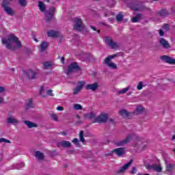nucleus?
<instances>
[{
	"label": "nucleus",
	"mask_w": 175,
	"mask_h": 175,
	"mask_svg": "<svg viewBox=\"0 0 175 175\" xmlns=\"http://www.w3.org/2000/svg\"><path fill=\"white\" fill-rule=\"evenodd\" d=\"M34 40H35V42H38V40H37V38H34Z\"/></svg>",
	"instance_id": "nucleus-64"
},
{
	"label": "nucleus",
	"mask_w": 175,
	"mask_h": 175,
	"mask_svg": "<svg viewBox=\"0 0 175 175\" xmlns=\"http://www.w3.org/2000/svg\"><path fill=\"white\" fill-rule=\"evenodd\" d=\"M55 13V7L51 6L48 11H45V17L46 23H50L53 18L54 17V14Z\"/></svg>",
	"instance_id": "nucleus-6"
},
{
	"label": "nucleus",
	"mask_w": 175,
	"mask_h": 175,
	"mask_svg": "<svg viewBox=\"0 0 175 175\" xmlns=\"http://www.w3.org/2000/svg\"><path fill=\"white\" fill-rule=\"evenodd\" d=\"M175 139V135L172 136V140H174Z\"/></svg>",
	"instance_id": "nucleus-63"
},
{
	"label": "nucleus",
	"mask_w": 175,
	"mask_h": 175,
	"mask_svg": "<svg viewBox=\"0 0 175 175\" xmlns=\"http://www.w3.org/2000/svg\"><path fill=\"white\" fill-rule=\"evenodd\" d=\"M137 89L139 90H143V82H139L138 85L137 86Z\"/></svg>",
	"instance_id": "nucleus-40"
},
{
	"label": "nucleus",
	"mask_w": 175,
	"mask_h": 175,
	"mask_svg": "<svg viewBox=\"0 0 175 175\" xmlns=\"http://www.w3.org/2000/svg\"><path fill=\"white\" fill-rule=\"evenodd\" d=\"M43 65L45 69H50V68H51V66H52L51 62H45L43 63Z\"/></svg>",
	"instance_id": "nucleus-37"
},
{
	"label": "nucleus",
	"mask_w": 175,
	"mask_h": 175,
	"mask_svg": "<svg viewBox=\"0 0 175 175\" xmlns=\"http://www.w3.org/2000/svg\"><path fill=\"white\" fill-rule=\"evenodd\" d=\"M159 33L160 36H163V35H165V32L161 29H159Z\"/></svg>",
	"instance_id": "nucleus-47"
},
{
	"label": "nucleus",
	"mask_w": 175,
	"mask_h": 175,
	"mask_svg": "<svg viewBox=\"0 0 175 175\" xmlns=\"http://www.w3.org/2000/svg\"><path fill=\"white\" fill-rule=\"evenodd\" d=\"M114 5H116V0H111V1H109V5L111 8H113Z\"/></svg>",
	"instance_id": "nucleus-46"
},
{
	"label": "nucleus",
	"mask_w": 175,
	"mask_h": 175,
	"mask_svg": "<svg viewBox=\"0 0 175 175\" xmlns=\"http://www.w3.org/2000/svg\"><path fill=\"white\" fill-rule=\"evenodd\" d=\"M12 43H16V47L18 49H21V42L18 40V38L17 36L11 34L8 36V38L6 40L5 38L2 39V44H5V47L8 49V50H15V47L12 46Z\"/></svg>",
	"instance_id": "nucleus-1"
},
{
	"label": "nucleus",
	"mask_w": 175,
	"mask_h": 175,
	"mask_svg": "<svg viewBox=\"0 0 175 175\" xmlns=\"http://www.w3.org/2000/svg\"><path fill=\"white\" fill-rule=\"evenodd\" d=\"M31 107H33V104H32V98H29L26 103V109H31Z\"/></svg>",
	"instance_id": "nucleus-35"
},
{
	"label": "nucleus",
	"mask_w": 175,
	"mask_h": 175,
	"mask_svg": "<svg viewBox=\"0 0 175 175\" xmlns=\"http://www.w3.org/2000/svg\"><path fill=\"white\" fill-rule=\"evenodd\" d=\"M133 163V160H130L127 163L124 164L118 172V174H122V173H125L126 170H128L129 166L132 165Z\"/></svg>",
	"instance_id": "nucleus-15"
},
{
	"label": "nucleus",
	"mask_w": 175,
	"mask_h": 175,
	"mask_svg": "<svg viewBox=\"0 0 175 175\" xmlns=\"http://www.w3.org/2000/svg\"><path fill=\"white\" fill-rule=\"evenodd\" d=\"M132 137H133V134H129L124 139L121 141H116L115 144L117 146V147L125 146V144H128V143L132 140Z\"/></svg>",
	"instance_id": "nucleus-8"
},
{
	"label": "nucleus",
	"mask_w": 175,
	"mask_h": 175,
	"mask_svg": "<svg viewBox=\"0 0 175 175\" xmlns=\"http://www.w3.org/2000/svg\"><path fill=\"white\" fill-rule=\"evenodd\" d=\"M62 135H63L64 136H66L67 133H66V132H62Z\"/></svg>",
	"instance_id": "nucleus-58"
},
{
	"label": "nucleus",
	"mask_w": 175,
	"mask_h": 175,
	"mask_svg": "<svg viewBox=\"0 0 175 175\" xmlns=\"http://www.w3.org/2000/svg\"><path fill=\"white\" fill-rule=\"evenodd\" d=\"M23 122L29 129H31V128H36V126H38V125L36 124H35V123H33V122H32L31 121L24 120Z\"/></svg>",
	"instance_id": "nucleus-28"
},
{
	"label": "nucleus",
	"mask_w": 175,
	"mask_h": 175,
	"mask_svg": "<svg viewBox=\"0 0 175 175\" xmlns=\"http://www.w3.org/2000/svg\"><path fill=\"white\" fill-rule=\"evenodd\" d=\"M105 42L111 49H117L118 47V44L113 41L111 37H105Z\"/></svg>",
	"instance_id": "nucleus-11"
},
{
	"label": "nucleus",
	"mask_w": 175,
	"mask_h": 175,
	"mask_svg": "<svg viewBox=\"0 0 175 175\" xmlns=\"http://www.w3.org/2000/svg\"><path fill=\"white\" fill-rule=\"evenodd\" d=\"M5 92V88L0 86V93L2 94V92Z\"/></svg>",
	"instance_id": "nucleus-50"
},
{
	"label": "nucleus",
	"mask_w": 175,
	"mask_h": 175,
	"mask_svg": "<svg viewBox=\"0 0 175 175\" xmlns=\"http://www.w3.org/2000/svg\"><path fill=\"white\" fill-rule=\"evenodd\" d=\"M77 124L78 125H80V124H81V120H79V121L77 122Z\"/></svg>",
	"instance_id": "nucleus-59"
},
{
	"label": "nucleus",
	"mask_w": 175,
	"mask_h": 175,
	"mask_svg": "<svg viewBox=\"0 0 175 175\" xmlns=\"http://www.w3.org/2000/svg\"><path fill=\"white\" fill-rule=\"evenodd\" d=\"M164 161L165 164V172L167 173H173V171L175 169V164L169 162L166 159H164Z\"/></svg>",
	"instance_id": "nucleus-10"
},
{
	"label": "nucleus",
	"mask_w": 175,
	"mask_h": 175,
	"mask_svg": "<svg viewBox=\"0 0 175 175\" xmlns=\"http://www.w3.org/2000/svg\"><path fill=\"white\" fill-rule=\"evenodd\" d=\"M38 8L42 13H45L46 12V5L42 1H38Z\"/></svg>",
	"instance_id": "nucleus-27"
},
{
	"label": "nucleus",
	"mask_w": 175,
	"mask_h": 175,
	"mask_svg": "<svg viewBox=\"0 0 175 175\" xmlns=\"http://www.w3.org/2000/svg\"><path fill=\"white\" fill-rule=\"evenodd\" d=\"M38 72L33 71L32 70H29L26 72V76L29 80H35V79H38Z\"/></svg>",
	"instance_id": "nucleus-16"
},
{
	"label": "nucleus",
	"mask_w": 175,
	"mask_h": 175,
	"mask_svg": "<svg viewBox=\"0 0 175 175\" xmlns=\"http://www.w3.org/2000/svg\"><path fill=\"white\" fill-rule=\"evenodd\" d=\"M161 59L165 62V64H170V65H175V59L168 55H163L161 57Z\"/></svg>",
	"instance_id": "nucleus-12"
},
{
	"label": "nucleus",
	"mask_w": 175,
	"mask_h": 175,
	"mask_svg": "<svg viewBox=\"0 0 175 175\" xmlns=\"http://www.w3.org/2000/svg\"><path fill=\"white\" fill-rule=\"evenodd\" d=\"M72 73H78L79 75H81V68L77 62H72L68 66L66 75L69 76Z\"/></svg>",
	"instance_id": "nucleus-2"
},
{
	"label": "nucleus",
	"mask_w": 175,
	"mask_h": 175,
	"mask_svg": "<svg viewBox=\"0 0 175 175\" xmlns=\"http://www.w3.org/2000/svg\"><path fill=\"white\" fill-rule=\"evenodd\" d=\"M5 140H6V139H5V138H0V143H3V142L5 143Z\"/></svg>",
	"instance_id": "nucleus-52"
},
{
	"label": "nucleus",
	"mask_w": 175,
	"mask_h": 175,
	"mask_svg": "<svg viewBox=\"0 0 175 175\" xmlns=\"http://www.w3.org/2000/svg\"><path fill=\"white\" fill-rule=\"evenodd\" d=\"M79 136L80 142H81L82 143H85V139H84V131H81L79 132Z\"/></svg>",
	"instance_id": "nucleus-33"
},
{
	"label": "nucleus",
	"mask_w": 175,
	"mask_h": 175,
	"mask_svg": "<svg viewBox=\"0 0 175 175\" xmlns=\"http://www.w3.org/2000/svg\"><path fill=\"white\" fill-rule=\"evenodd\" d=\"M35 157L38 159V161H43L44 159V154L40 151H36L35 153Z\"/></svg>",
	"instance_id": "nucleus-25"
},
{
	"label": "nucleus",
	"mask_w": 175,
	"mask_h": 175,
	"mask_svg": "<svg viewBox=\"0 0 175 175\" xmlns=\"http://www.w3.org/2000/svg\"><path fill=\"white\" fill-rule=\"evenodd\" d=\"M74 109L75 110H83V106L80 104H75L74 105Z\"/></svg>",
	"instance_id": "nucleus-38"
},
{
	"label": "nucleus",
	"mask_w": 175,
	"mask_h": 175,
	"mask_svg": "<svg viewBox=\"0 0 175 175\" xmlns=\"http://www.w3.org/2000/svg\"><path fill=\"white\" fill-rule=\"evenodd\" d=\"M47 35L49 38H58L59 36V32L50 30L47 32Z\"/></svg>",
	"instance_id": "nucleus-21"
},
{
	"label": "nucleus",
	"mask_w": 175,
	"mask_h": 175,
	"mask_svg": "<svg viewBox=\"0 0 175 175\" xmlns=\"http://www.w3.org/2000/svg\"><path fill=\"white\" fill-rule=\"evenodd\" d=\"M10 0H3V3L1 4L2 8L4 10V12H6V14L8 16H13L15 14L14 10L13 8H11L10 6Z\"/></svg>",
	"instance_id": "nucleus-3"
},
{
	"label": "nucleus",
	"mask_w": 175,
	"mask_h": 175,
	"mask_svg": "<svg viewBox=\"0 0 175 175\" xmlns=\"http://www.w3.org/2000/svg\"><path fill=\"white\" fill-rule=\"evenodd\" d=\"M135 10H136V12H143L144 10H146L147 12H150L151 9L149 8L146 7V5L139 3L138 4V8H134Z\"/></svg>",
	"instance_id": "nucleus-18"
},
{
	"label": "nucleus",
	"mask_w": 175,
	"mask_h": 175,
	"mask_svg": "<svg viewBox=\"0 0 175 175\" xmlns=\"http://www.w3.org/2000/svg\"><path fill=\"white\" fill-rule=\"evenodd\" d=\"M1 103H3V98L1 96H0V105Z\"/></svg>",
	"instance_id": "nucleus-55"
},
{
	"label": "nucleus",
	"mask_w": 175,
	"mask_h": 175,
	"mask_svg": "<svg viewBox=\"0 0 175 175\" xmlns=\"http://www.w3.org/2000/svg\"><path fill=\"white\" fill-rule=\"evenodd\" d=\"M147 170H154V172H157V173H161L162 172V167L161 165H158L157 163H153L152 165L148 164L146 165Z\"/></svg>",
	"instance_id": "nucleus-9"
},
{
	"label": "nucleus",
	"mask_w": 175,
	"mask_h": 175,
	"mask_svg": "<svg viewBox=\"0 0 175 175\" xmlns=\"http://www.w3.org/2000/svg\"><path fill=\"white\" fill-rule=\"evenodd\" d=\"M142 14H137V15L132 18L133 23H139L142 20Z\"/></svg>",
	"instance_id": "nucleus-31"
},
{
	"label": "nucleus",
	"mask_w": 175,
	"mask_h": 175,
	"mask_svg": "<svg viewBox=\"0 0 175 175\" xmlns=\"http://www.w3.org/2000/svg\"><path fill=\"white\" fill-rule=\"evenodd\" d=\"M116 21H118V23H121V21H122V20H124V14H122V12H120L119 14H118L116 16Z\"/></svg>",
	"instance_id": "nucleus-32"
},
{
	"label": "nucleus",
	"mask_w": 175,
	"mask_h": 175,
	"mask_svg": "<svg viewBox=\"0 0 175 175\" xmlns=\"http://www.w3.org/2000/svg\"><path fill=\"white\" fill-rule=\"evenodd\" d=\"M109 122H111V124H114V119H113V118H109Z\"/></svg>",
	"instance_id": "nucleus-51"
},
{
	"label": "nucleus",
	"mask_w": 175,
	"mask_h": 175,
	"mask_svg": "<svg viewBox=\"0 0 175 175\" xmlns=\"http://www.w3.org/2000/svg\"><path fill=\"white\" fill-rule=\"evenodd\" d=\"M90 28L93 29V31H96V27H95L94 26H90Z\"/></svg>",
	"instance_id": "nucleus-54"
},
{
	"label": "nucleus",
	"mask_w": 175,
	"mask_h": 175,
	"mask_svg": "<svg viewBox=\"0 0 175 175\" xmlns=\"http://www.w3.org/2000/svg\"><path fill=\"white\" fill-rule=\"evenodd\" d=\"M119 114L120 116H122V117L126 118L130 115V113L126 111L125 109H122L119 111Z\"/></svg>",
	"instance_id": "nucleus-30"
},
{
	"label": "nucleus",
	"mask_w": 175,
	"mask_h": 175,
	"mask_svg": "<svg viewBox=\"0 0 175 175\" xmlns=\"http://www.w3.org/2000/svg\"><path fill=\"white\" fill-rule=\"evenodd\" d=\"M146 148H147V144L144 146V147L142 148V150H146Z\"/></svg>",
	"instance_id": "nucleus-57"
},
{
	"label": "nucleus",
	"mask_w": 175,
	"mask_h": 175,
	"mask_svg": "<svg viewBox=\"0 0 175 175\" xmlns=\"http://www.w3.org/2000/svg\"><path fill=\"white\" fill-rule=\"evenodd\" d=\"M109 118L108 113H101L94 119V123L98 122V124H106Z\"/></svg>",
	"instance_id": "nucleus-7"
},
{
	"label": "nucleus",
	"mask_w": 175,
	"mask_h": 175,
	"mask_svg": "<svg viewBox=\"0 0 175 175\" xmlns=\"http://www.w3.org/2000/svg\"><path fill=\"white\" fill-rule=\"evenodd\" d=\"M59 145L64 148H70L72 147V144L69 141H62L59 143Z\"/></svg>",
	"instance_id": "nucleus-20"
},
{
	"label": "nucleus",
	"mask_w": 175,
	"mask_h": 175,
	"mask_svg": "<svg viewBox=\"0 0 175 175\" xmlns=\"http://www.w3.org/2000/svg\"><path fill=\"white\" fill-rule=\"evenodd\" d=\"M51 118L53 121H55L56 122H58V116L55 113H51Z\"/></svg>",
	"instance_id": "nucleus-39"
},
{
	"label": "nucleus",
	"mask_w": 175,
	"mask_h": 175,
	"mask_svg": "<svg viewBox=\"0 0 175 175\" xmlns=\"http://www.w3.org/2000/svg\"><path fill=\"white\" fill-rule=\"evenodd\" d=\"M61 62H62V64H64L65 63V57H61Z\"/></svg>",
	"instance_id": "nucleus-53"
},
{
	"label": "nucleus",
	"mask_w": 175,
	"mask_h": 175,
	"mask_svg": "<svg viewBox=\"0 0 175 175\" xmlns=\"http://www.w3.org/2000/svg\"><path fill=\"white\" fill-rule=\"evenodd\" d=\"M108 20H109V21H110L111 23V21H113L114 19L112 18H108Z\"/></svg>",
	"instance_id": "nucleus-60"
},
{
	"label": "nucleus",
	"mask_w": 175,
	"mask_h": 175,
	"mask_svg": "<svg viewBox=\"0 0 175 175\" xmlns=\"http://www.w3.org/2000/svg\"><path fill=\"white\" fill-rule=\"evenodd\" d=\"M98 88H99V84H98V83L88 84L86 85V90H90L93 92H95V90H98Z\"/></svg>",
	"instance_id": "nucleus-19"
},
{
	"label": "nucleus",
	"mask_w": 175,
	"mask_h": 175,
	"mask_svg": "<svg viewBox=\"0 0 175 175\" xmlns=\"http://www.w3.org/2000/svg\"><path fill=\"white\" fill-rule=\"evenodd\" d=\"M163 29H164L166 32H167V31H169L170 28H169V24H165L163 27H162Z\"/></svg>",
	"instance_id": "nucleus-41"
},
{
	"label": "nucleus",
	"mask_w": 175,
	"mask_h": 175,
	"mask_svg": "<svg viewBox=\"0 0 175 175\" xmlns=\"http://www.w3.org/2000/svg\"><path fill=\"white\" fill-rule=\"evenodd\" d=\"M44 91V87L41 86L40 90V95H41L43 98H44L46 96H43V92Z\"/></svg>",
	"instance_id": "nucleus-43"
},
{
	"label": "nucleus",
	"mask_w": 175,
	"mask_h": 175,
	"mask_svg": "<svg viewBox=\"0 0 175 175\" xmlns=\"http://www.w3.org/2000/svg\"><path fill=\"white\" fill-rule=\"evenodd\" d=\"M128 8H130L131 10H134L136 12V10H135V8H139V2H131L127 4Z\"/></svg>",
	"instance_id": "nucleus-23"
},
{
	"label": "nucleus",
	"mask_w": 175,
	"mask_h": 175,
	"mask_svg": "<svg viewBox=\"0 0 175 175\" xmlns=\"http://www.w3.org/2000/svg\"><path fill=\"white\" fill-rule=\"evenodd\" d=\"M46 49H49V43L47 42L42 41L40 44V53H43L46 51Z\"/></svg>",
	"instance_id": "nucleus-22"
},
{
	"label": "nucleus",
	"mask_w": 175,
	"mask_h": 175,
	"mask_svg": "<svg viewBox=\"0 0 175 175\" xmlns=\"http://www.w3.org/2000/svg\"><path fill=\"white\" fill-rule=\"evenodd\" d=\"M76 118H78V120H80V116H79V115H76Z\"/></svg>",
	"instance_id": "nucleus-62"
},
{
	"label": "nucleus",
	"mask_w": 175,
	"mask_h": 175,
	"mask_svg": "<svg viewBox=\"0 0 175 175\" xmlns=\"http://www.w3.org/2000/svg\"><path fill=\"white\" fill-rule=\"evenodd\" d=\"M113 154H114V152L111 151V152L105 154V157H113Z\"/></svg>",
	"instance_id": "nucleus-48"
},
{
	"label": "nucleus",
	"mask_w": 175,
	"mask_h": 175,
	"mask_svg": "<svg viewBox=\"0 0 175 175\" xmlns=\"http://www.w3.org/2000/svg\"><path fill=\"white\" fill-rule=\"evenodd\" d=\"M116 57H119L118 54H113L107 57L104 60V64L107 65L111 69H117V64L114 62H111V59H114Z\"/></svg>",
	"instance_id": "nucleus-4"
},
{
	"label": "nucleus",
	"mask_w": 175,
	"mask_h": 175,
	"mask_svg": "<svg viewBox=\"0 0 175 175\" xmlns=\"http://www.w3.org/2000/svg\"><path fill=\"white\" fill-rule=\"evenodd\" d=\"M159 44H161L163 48H164L165 50H169L172 49V45L169 43V41L165 40V38H161L159 40Z\"/></svg>",
	"instance_id": "nucleus-14"
},
{
	"label": "nucleus",
	"mask_w": 175,
	"mask_h": 175,
	"mask_svg": "<svg viewBox=\"0 0 175 175\" xmlns=\"http://www.w3.org/2000/svg\"><path fill=\"white\" fill-rule=\"evenodd\" d=\"M73 21H74L73 28L75 31H83V29H84V25H83V21H81V19L79 18H74Z\"/></svg>",
	"instance_id": "nucleus-5"
},
{
	"label": "nucleus",
	"mask_w": 175,
	"mask_h": 175,
	"mask_svg": "<svg viewBox=\"0 0 175 175\" xmlns=\"http://www.w3.org/2000/svg\"><path fill=\"white\" fill-rule=\"evenodd\" d=\"M7 124H12L13 125H16L18 124V120L13 117H8L7 118Z\"/></svg>",
	"instance_id": "nucleus-24"
},
{
	"label": "nucleus",
	"mask_w": 175,
	"mask_h": 175,
	"mask_svg": "<svg viewBox=\"0 0 175 175\" xmlns=\"http://www.w3.org/2000/svg\"><path fill=\"white\" fill-rule=\"evenodd\" d=\"M56 109H57V110H58L59 111H62V110H64V107L59 106V107H57Z\"/></svg>",
	"instance_id": "nucleus-49"
},
{
	"label": "nucleus",
	"mask_w": 175,
	"mask_h": 175,
	"mask_svg": "<svg viewBox=\"0 0 175 175\" xmlns=\"http://www.w3.org/2000/svg\"><path fill=\"white\" fill-rule=\"evenodd\" d=\"M46 95H49V96H54V94H53V90H47Z\"/></svg>",
	"instance_id": "nucleus-45"
},
{
	"label": "nucleus",
	"mask_w": 175,
	"mask_h": 175,
	"mask_svg": "<svg viewBox=\"0 0 175 175\" xmlns=\"http://www.w3.org/2000/svg\"><path fill=\"white\" fill-rule=\"evenodd\" d=\"M137 172V169H136V167H133L130 173L131 174H135Z\"/></svg>",
	"instance_id": "nucleus-42"
},
{
	"label": "nucleus",
	"mask_w": 175,
	"mask_h": 175,
	"mask_svg": "<svg viewBox=\"0 0 175 175\" xmlns=\"http://www.w3.org/2000/svg\"><path fill=\"white\" fill-rule=\"evenodd\" d=\"M72 143H74V144L75 146H79V139L77 138H75L73 140H72Z\"/></svg>",
	"instance_id": "nucleus-44"
},
{
	"label": "nucleus",
	"mask_w": 175,
	"mask_h": 175,
	"mask_svg": "<svg viewBox=\"0 0 175 175\" xmlns=\"http://www.w3.org/2000/svg\"><path fill=\"white\" fill-rule=\"evenodd\" d=\"M104 16H105V17L109 16V13H105V14H104Z\"/></svg>",
	"instance_id": "nucleus-61"
},
{
	"label": "nucleus",
	"mask_w": 175,
	"mask_h": 175,
	"mask_svg": "<svg viewBox=\"0 0 175 175\" xmlns=\"http://www.w3.org/2000/svg\"><path fill=\"white\" fill-rule=\"evenodd\" d=\"M5 143H9V144H10V143H12V142H10V140L5 139Z\"/></svg>",
	"instance_id": "nucleus-56"
},
{
	"label": "nucleus",
	"mask_w": 175,
	"mask_h": 175,
	"mask_svg": "<svg viewBox=\"0 0 175 175\" xmlns=\"http://www.w3.org/2000/svg\"><path fill=\"white\" fill-rule=\"evenodd\" d=\"M83 117H85V118H88V120H95V118H96V115L94 112H91L90 113H85Z\"/></svg>",
	"instance_id": "nucleus-26"
},
{
	"label": "nucleus",
	"mask_w": 175,
	"mask_h": 175,
	"mask_svg": "<svg viewBox=\"0 0 175 175\" xmlns=\"http://www.w3.org/2000/svg\"><path fill=\"white\" fill-rule=\"evenodd\" d=\"M159 14L161 17H167V16H169V11L164 9L160 10L159 11Z\"/></svg>",
	"instance_id": "nucleus-29"
},
{
	"label": "nucleus",
	"mask_w": 175,
	"mask_h": 175,
	"mask_svg": "<svg viewBox=\"0 0 175 175\" xmlns=\"http://www.w3.org/2000/svg\"><path fill=\"white\" fill-rule=\"evenodd\" d=\"M131 90V86H128L127 88H123L122 90H119L118 94H126L128 91Z\"/></svg>",
	"instance_id": "nucleus-36"
},
{
	"label": "nucleus",
	"mask_w": 175,
	"mask_h": 175,
	"mask_svg": "<svg viewBox=\"0 0 175 175\" xmlns=\"http://www.w3.org/2000/svg\"><path fill=\"white\" fill-rule=\"evenodd\" d=\"M84 84H85V81H79L77 85L73 89V95H77L83 90Z\"/></svg>",
	"instance_id": "nucleus-13"
},
{
	"label": "nucleus",
	"mask_w": 175,
	"mask_h": 175,
	"mask_svg": "<svg viewBox=\"0 0 175 175\" xmlns=\"http://www.w3.org/2000/svg\"><path fill=\"white\" fill-rule=\"evenodd\" d=\"M117 157H122L125 154V148H116L111 150Z\"/></svg>",
	"instance_id": "nucleus-17"
},
{
	"label": "nucleus",
	"mask_w": 175,
	"mask_h": 175,
	"mask_svg": "<svg viewBox=\"0 0 175 175\" xmlns=\"http://www.w3.org/2000/svg\"><path fill=\"white\" fill-rule=\"evenodd\" d=\"M144 111V107L143 106H138L136 108V113L137 114H142Z\"/></svg>",
	"instance_id": "nucleus-34"
}]
</instances>
